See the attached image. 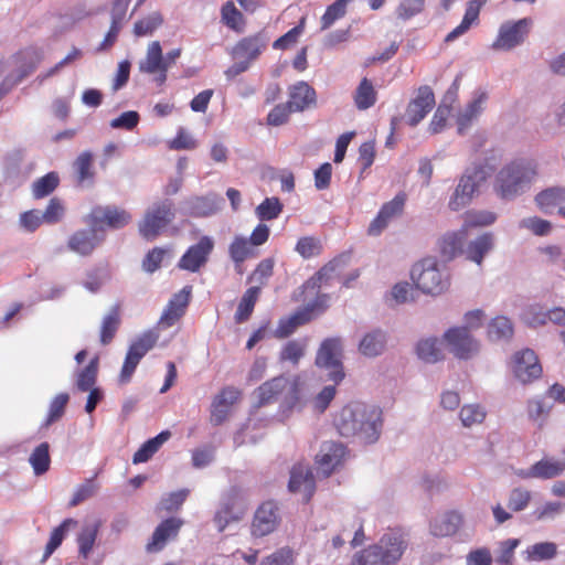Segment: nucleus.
I'll list each match as a JSON object with an SVG mask.
<instances>
[{
    "mask_svg": "<svg viewBox=\"0 0 565 565\" xmlns=\"http://www.w3.org/2000/svg\"><path fill=\"white\" fill-rule=\"evenodd\" d=\"M382 412L375 406L352 403L342 408L337 428L343 437H358L366 444L375 443L381 434Z\"/></svg>",
    "mask_w": 565,
    "mask_h": 565,
    "instance_id": "f257e3e1",
    "label": "nucleus"
},
{
    "mask_svg": "<svg viewBox=\"0 0 565 565\" xmlns=\"http://www.w3.org/2000/svg\"><path fill=\"white\" fill-rule=\"evenodd\" d=\"M535 175L536 168L532 161L512 160L499 170L495 177V192L503 200H514L530 189Z\"/></svg>",
    "mask_w": 565,
    "mask_h": 565,
    "instance_id": "f03ea898",
    "label": "nucleus"
},
{
    "mask_svg": "<svg viewBox=\"0 0 565 565\" xmlns=\"http://www.w3.org/2000/svg\"><path fill=\"white\" fill-rule=\"evenodd\" d=\"M408 543L398 532H387L353 557L352 565H397Z\"/></svg>",
    "mask_w": 565,
    "mask_h": 565,
    "instance_id": "7ed1b4c3",
    "label": "nucleus"
},
{
    "mask_svg": "<svg viewBox=\"0 0 565 565\" xmlns=\"http://www.w3.org/2000/svg\"><path fill=\"white\" fill-rule=\"evenodd\" d=\"M175 210L172 200L153 202L138 224L139 234L147 241H153L174 220Z\"/></svg>",
    "mask_w": 565,
    "mask_h": 565,
    "instance_id": "20e7f679",
    "label": "nucleus"
},
{
    "mask_svg": "<svg viewBox=\"0 0 565 565\" xmlns=\"http://www.w3.org/2000/svg\"><path fill=\"white\" fill-rule=\"evenodd\" d=\"M486 179L487 171L482 166L467 168L458 180V184L449 199L448 207L457 212L469 205Z\"/></svg>",
    "mask_w": 565,
    "mask_h": 565,
    "instance_id": "39448f33",
    "label": "nucleus"
},
{
    "mask_svg": "<svg viewBox=\"0 0 565 565\" xmlns=\"http://www.w3.org/2000/svg\"><path fill=\"white\" fill-rule=\"evenodd\" d=\"M342 358L343 343L341 338H327L317 351L316 365L328 372L329 381L339 384L345 376Z\"/></svg>",
    "mask_w": 565,
    "mask_h": 565,
    "instance_id": "423d86ee",
    "label": "nucleus"
},
{
    "mask_svg": "<svg viewBox=\"0 0 565 565\" xmlns=\"http://www.w3.org/2000/svg\"><path fill=\"white\" fill-rule=\"evenodd\" d=\"M412 279L424 294L440 295L447 289L448 279L434 258H425L412 269Z\"/></svg>",
    "mask_w": 565,
    "mask_h": 565,
    "instance_id": "0eeeda50",
    "label": "nucleus"
},
{
    "mask_svg": "<svg viewBox=\"0 0 565 565\" xmlns=\"http://www.w3.org/2000/svg\"><path fill=\"white\" fill-rule=\"evenodd\" d=\"M247 509L245 494L237 487H232L221 499L220 508L214 515V522L220 532L230 524L239 522Z\"/></svg>",
    "mask_w": 565,
    "mask_h": 565,
    "instance_id": "6e6552de",
    "label": "nucleus"
},
{
    "mask_svg": "<svg viewBox=\"0 0 565 565\" xmlns=\"http://www.w3.org/2000/svg\"><path fill=\"white\" fill-rule=\"evenodd\" d=\"M158 339L159 334L156 331L148 330L130 344L119 375L121 383L130 381L140 360L154 347Z\"/></svg>",
    "mask_w": 565,
    "mask_h": 565,
    "instance_id": "1a4fd4ad",
    "label": "nucleus"
},
{
    "mask_svg": "<svg viewBox=\"0 0 565 565\" xmlns=\"http://www.w3.org/2000/svg\"><path fill=\"white\" fill-rule=\"evenodd\" d=\"M532 20L523 18L515 22L508 21L501 24L498 36L491 47L494 51H511L521 45L531 29Z\"/></svg>",
    "mask_w": 565,
    "mask_h": 565,
    "instance_id": "9d476101",
    "label": "nucleus"
},
{
    "mask_svg": "<svg viewBox=\"0 0 565 565\" xmlns=\"http://www.w3.org/2000/svg\"><path fill=\"white\" fill-rule=\"evenodd\" d=\"M224 199L214 192L192 195L180 203V213L190 217H209L221 210Z\"/></svg>",
    "mask_w": 565,
    "mask_h": 565,
    "instance_id": "9b49d317",
    "label": "nucleus"
},
{
    "mask_svg": "<svg viewBox=\"0 0 565 565\" xmlns=\"http://www.w3.org/2000/svg\"><path fill=\"white\" fill-rule=\"evenodd\" d=\"M131 221V215L125 210L116 206H96L85 217L86 224L96 225L99 231L105 233L104 225L117 230L127 225Z\"/></svg>",
    "mask_w": 565,
    "mask_h": 565,
    "instance_id": "f8f14e48",
    "label": "nucleus"
},
{
    "mask_svg": "<svg viewBox=\"0 0 565 565\" xmlns=\"http://www.w3.org/2000/svg\"><path fill=\"white\" fill-rule=\"evenodd\" d=\"M449 351L458 359L467 360L479 350L478 341L467 328H451L444 334Z\"/></svg>",
    "mask_w": 565,
    "mask_h": 565,
    "instance_id": "ddd939ff",
    "label": "nucleus"
},
{
    "mask_svg": "<svg viewBox=\"0 0 565 565\" xmlns=\"http://www.w3.org/2000/svg\"><path fill=\"white\" fill-rule=\"evenodd\" d=\"M88 228L74 232L67 241L70 250L81 255H90L105 239V233L94 224H87Z\"/></svg>",
    "mask_w": 565,
    "mask_h": 565,
    "instance_id": "4468645a",
    "label": "nucleus"
},
{
    "mask_svg": "<svg viewBox=\"0 0 565 565\" xmlns=\"http://www.w3.org/2000/svg\"><path fill=\"white\" fill-rule=\"evenodd\" d=\"M512 370L514 376L523 384L537 380L542 375V366L531 349H524L514 354Z\"/></svg>",
    "mask_w": 565,
    "mask_h": 565,
    "instance_id": "2eb2a0df",
    "label": "nucleus"
},
{
    "mask_svg": "<svg viewBox=\"0 0 565 565\" xmlns=\"http://www.w3.org/2000/svg\"><path fill=\"white\" fill-rule=\"evenodd\" d=\"M344 455L345 447L342 444L332 440L322 443L316 456L318 475L328 478L341 465Z\"/></svg>",
    "mask_w": 565,
    "mask_h": 565,
    "instance_id": "dca6fc26",
    "label": "nucleus"
},
{
    "mask_svg": "<svg viewBox=\"0 0 565 565\" xmlns=\"http://www.w3.org/2000/svg\"><path fill=\"white\" fill-rule=\"evenodd\" d=\"M214 248V241L210 236H202L200 241L190 246L179 260V268L196 273L204 266Z\"/></svg>",
    "mask_w": 565,
    "mask_h": 565,
    "instance_id": "f3484780",
    "label": "nucleus"
},
{
    "mask_svg": "<svg viewBox=\"0 0 565 565\" xmlns=\"http://www.w3.org/2000/svg\"><path fill=\"white\" fill-rule=\"evenodd\" d=\"M406 202V194L397 193L391 201L384 203L376 217L371 222L367 233L372 236L380 235L387 225L402 215Z\"/></svg>",
    "mask_w": 565,
    "mask_h": 565,
    "instance_id": "a211bd4d",
    "label": "nucleus"
},
{
    "mask_svg": "<svg viewBox=\"0 0 565 565\" xmlns=\"http://www.w3.org/2000/svg\"><path fill=\"white\" fill-rule=\"evenodd\" d=\"M435 106V95L431 88L427 85L420 86L417 89L416 97L413 98L406 108L405 118L406 122L415 127Z\"/></svg>",
    "mask_w": 565,
    "mask_h": 565,
    "instance_id": "6ab92c4d",
    "label": "nucleus"
},
{
    "mask_svg": "<svg viewBox=\"0 0 565 565\" xmlns=\"http://www.w3.org/2000/svg\"><path fill=\"white\" fill-rule=\"evenodd\" d=\"M279 510L275 502L266 501L255 511L252 534L257 537L273 533L279 524Z\"/></svg>",
    "mask_w": 565,
    "mask_h": 565,
    "instance_id": "aec40b11",
    "label": "nucleus"
},
{
    "mask_svg": "<svg viewBox=\"0 0 565 565\" xmlns=\"http://www.w3.org/2000/svg\"><path fill=\"white\" fill-rule=\"evenodd\" d=\"M288 488L291 492L301 493L305 501L310 500L316 490V481L308 465L297 463L292 467Z\"/></svg>",
    "mask_w": 565,
    "mask_h": 565,
    "instance_id": "412c9836",
    "label": "nucleus"
},
{
    "mask_svg": "<svg viewBox=\"0 0 565 565\" xmlns=\"http://www.w3.org/2000/svg\"><path fill=\"white\" fill-rule=\"evenodd\" d=\"M462 524L463 514L457 510H449L430 521L429 531L436 537H448L455 535Z\"/></svg>",
    "mask_w": 565,
    "mask_h": 565,
    "instance_id": "4be33fe9",
    "label": "nucleus"
},
{
    "mask_svg": "<svg viewBox=\"0 0 565 565\" xmlns=\"http://www.w3.org/2000/svg\"><path fill=\"white\" fill-rule=\"evenodd\" d=\"M191 291V286H185L178 294L173 295L160 317L159 323L163 328L172 327L184 315L190 301Z\"/></svg>",
    "mask_w": 565,
    "mask_h": 565,
    "instance_id": "5701e85b",
    "label": "nucleus"
},
{
    "mask_svg": "<svg viewBox=\"0 0 565 565\" xmlns=\"http://www.w3.org/2000/svg\"><path fill=\"white\" fill-rule=\"evenodd\" d=\"M183 525V521L177 518H170L162 521L154 530L151 541L147 544L146 548L149 553L161 551L168 541L178 536V533Z\"/></svg>",
    "mask_w": 565,
    "mask_h": 565,
    "instance_id": "b1692460",
    "label": "nucleus"
},
{
    "mask_svg": "<svg viewBox=\"0 0 565 565\" xmlns=\"http://www.w3.org/2000/svg\"><path fill=\"white\" fill-rule=\"evenodd\" d=\"M267 42L268 39L262 33L246 36L238 41L232 49V57L234 60H244L250 63L260 55L263 50L267 46Z\"/></svg>",
    "mask_w": 565,
    "mask_h": 565,
    "instance_id": "393cba45",
    "label": "nucleus"
},
{
    "mask_svg": "<svg viewBox=\"0 0 565 565\" xmlns=\"http://www.w3.org/2000/svg\"><path fill=\"white\" fill-rule=\"evenodd\" d=\"M565 469V462L561 460H555L552 458H544L536 463H534L529 469H521L516 472L519 477L522 479H552L559 475Z\"/></svg>",
    "mask_w": 565,
    "mask_h": 565,
    "instance_id": "a878e982",
    "label": "nucleus"
},
{
    "mask_svg": "<svg viewBox=\"0 0 565 565\" xmlns=\"http://www.w3.org/2000/svg\"><path fill=\"white\" fill-rule=\"evenodd\" d=\"M488 100V94L482 90L475 93L472 100L457 118L458 134L463 135L472 122L482 114Z\"/></svg>",
    "mask_w": 565,
    "mask_h": 565,
    "instance_id": "bb28decb",
    "label": "nucleus"
},
{
    "mask_svg": "<svg viewBox=\"0 0 565 565\" xmlns=\"http://www.w3.org/2000/svg\"><path fill=\"white\" fill-rule=\"evenodd\" d=\"M387 344V332L377 328L366 332L359 342V352L366 358H376L384 353Z\"/></svg>",
    "mask_w": 565,
    "mask_h": 565,
    "instance_id": "cd10ccee",
    "label": "nucleus"
},
{
    "mask_svg": "<svg viewBox=\"0 0 565 565\" xmlns=\"http://www.w3.org/2000/svg\"><path fill=\"white\" fill-rule=\"evenodd\" d=\"M294 111H302L316 104V92L306 82H298L289 88V100L287 102Z\"/></svg>",
    "mask_w": 565,
    "mask_h": 565,
    "instance_id": "c85d7f7f",
    "label": "nucleus"
},
{
    "mask_svg": "<svg viewBox=\"0 0 565 565\" xmlns=\"http://www.w3.org/2000/svg\"><path fill=\"white\" fill-rule=\"evenodd\" d=\"M287 387H291L289 381L284 376L274 377L262 384L254 393L257 398L256 406L262 407L277 399V396Z\"/></svg>",
    "mask_w": 565,
    "mask_h": 565,
    "instance_id": "c756f323",
    "label": "nucleus"
},
{
    "mask_svg": "<svg viewBox=\"0 0 565 565\" xmlns=\"http://www.w3.org/2000/svg\"><path fill=\"white\" fill-rule=\"evenodd\" d=\"M494 247V235L492 233H483L476 239L469 242L466 248L467 259L481 265L484 256Z\"/></svg>",
    "mask_w": 565,
    "mask_h": 565,
    "instance_id": "7c9ffc66",
    "label": "nucleus"
},
{
    "mask_svg": "<svg viewBox=\"0 0 565 565\" xmlns=\"http://www.w3.org/2000/svg\"><path fill=\"white\" fill-rule=\"evenodd\" d=\"M484 1L469 0L461 23L447 34L445 42H454L459 36L468 32L472 23L478 20L480 9Z\"/></svg>",
    "mask_w": 565,
    "mask_h": 565,
    "instance_id": "2f4dec72",
    "label": "nucleus"
},
{
    "mask_svg": "<svg viewBox=\"0 0 565 565\" xmlns=\"http://www.w3.org/2000/svg\"><path fill=\"white\" fill-rule=\"evenodd\" d=\"M138 67L145 74H156L159 70L163 71V54L159 41L149 43L146 56L140 60Z\"/></svg>",
    "mask_w": 565,
    "mask_h": 565,
    "instance_id": "473e14b6",
    "label": "nucleus"
},
{
    "mask_svg": "<svg viewBox=\"0 0 565 565\" xmlns=\"http://www.w3.org/2000/svg\"><path fill=\"white\" fill-rule=\"evenodd\" d=\"M102 522L99 520H92L85 522L77 536L78 552L84 558H87L94 547L97 539Z\"/></svg>",
    "mask_w": 565,
    "mask_h": 565,
    "instance_id": "72a5a7b5",
    "label": "nucleus"
},
{
    "mask_svg": "<svg viewBox=\"0 0 565 565\" xmlns=\"http://www.w3.org/2000/svg\"><path fill=\"white\" fill-rule=\"evenodd\" d=\"M66 215L65 202L54 196L50 199L45 209L38 215V226L40 224L55 225L64 220Z\"/></svg>",
    "mask_w": 565,
    "mask_h": 565,
    "instance_id": "f704fd0d",
    "label": "nucleus"
},
{
    "mask_svg": "<svg viewBox=\"0 0 565 565\" xmlns=\"http://www.w3.org/2000/svg\"><path fill=\"white\" fill-rule=\"evenodd\" d=\"M99 360L95 356L89 363L75 373V387L79 392H87L95 388L98 375Z\"/></svg>",
    "mask_w": 565,
    "mask_h": 565,
    "instance_id": "c9c22d12",
    "label": "nucleus"
},
{
    "mask_svg": "<svg viewBox=\"0 0 565 565\" xmlns=\"http://www.w3.org/2000/svg\"><path fill=\"white\" fill-rule=\"evenodd\" d=\"M171 433L163 430L153 438H150L141 445V447L135 452L132 457L134 463L147 462L160 447L170 438Z\"/></svg>",
    "mask_w": 565,
    "mask_h": 565,
    "instance_id": "e433bc0d",
    "label": "nucleus"
},
{
    "mask_svg": "<svg viewBox=\"0 0 565 565\" xmlns=\"http://www.w3.org/2000/svg\"><path fill=\"white\" fill-rule=\"evenodd\" d=\"M416 353L424 362L436 363L443 359L441 343L437 338L423 339L416 345Z\"/></svg>",
    "mask_w": 565,
    "mask_h": 565,
    "instance_id": "4c0bfd02",
    "label": "nucleus"
},
{
    "mask_svg": "<svg viewBox=\"0 0 565 565\" xmlns=\"http://www.w3.org/2000/svg\"><path fill=\"white\" fill-rule=\"evenodd\" d=\"M535 202L544 213H550L556 205L565 202V188H550L541 191L536 194Z\"/></svg>",
    "mask_w": 565,
    "mask_h": 565,
    "instance_id": "58836bf2",
    "label": "nucleus"
},
{
    "mask_svg": "<svg viewBox=\"0 0 565 565\" xmlns=\"http://www.w3.org/2000/svg\"><path fill=\"white\" fill-rule=\"evenodd\" d=\"M259 286L250 287L245 291L235 312L236 322L242 323L249 319L254 310L255 303L257 301V298L259 296Z\"/></svg>",
    "mask_w": 565,
    "mask_h": 565,
    "instance_id": "ea45409f",
    "label": "nucleus"
},
{
    "mask_svg": "<svg viewBox=\"0 0 565 565\" xmlns=\"http://www.w3.org/2000/svg\"><path fill=\"white\" fill-rule=\"evenodd\" d=\"M513 335V324L504 316H498L488 326V337L492 341L508 340Z\"/></svg>",
    "mask_w": 565,
    "mask_h": 565,
    "instance_id": "a19ab883",
    "label": "nucleus"
},
{
    "mask_svg": "<svg viewBox=\"0 0 565 565\" xmlns=\"http://www.w3.org/2000/svg\"><path fill=\"white\" fill-rule=\"evenodd\" d=\"M70 395L67 393H60L51 401L47 409L46 417L42 424V428H47L52 424L58 422L65 413L68 404Z\"/></svg>",
    "mask_w": 565,
    "mask_h": 565,
    "instance_id": "79ce46f5",
    "label": "nucleus"
},
{
    "mask_svg": "<svg viewBox=\"0 0 565 565\" xmlns=\"http://www.w3.org/2000/svg\"><path fill=\"white\" fill-rule=\"evenodd\" d=\"M354 102L360 110H365L372 107L376 102V92L372 83L367 78L360 82L354 95Z\"/></svg>",
    "mask_w": 565,
    "mask_h": 565,
    "instance_id": "37998d69",
    "label": "nucleus"
},
{
    "mask_svg": "<svg viewBox=\"0 0 565 565\" xmlns=\"http://www.w3.org/2000/svg\"><path fill=\"white\" fill-rule=\"evenodd\" d=\"M75 524L76 521L73 519H66L52 531L50 540L45 546L42 562H45L55 552V550L62 544L70 526Z\"/></svg>",
    "mask_w": 565,
    "mask_h": 565,
    "instance_id": "c03bdc74",
    "label": "nucleus"
},
{
    "mask_svg": "<svg viewBox=\"0 0 565 565\" xmlns=\"http://www.w3.org/2000/svg\"><path fill=\"white\" fill-rule=\"evenodd\" d=\"M119 323H120V318H119L118 309H117V307H114L110 310V312L104 317L102 326H100V342H102V344L107 345L113 341V339L118 330Z\"/></svg>",
    "mask_w": 565,
    "mask_h": 565,
    "instance_id": "a18cd8bd",
    "label": "nucleus"
},
{
    "mask_svg": "<svg viewBox=\"0 0 565 565\" xmlns=\"http://www.w3.org/2000/svg\"><path fill=\"white\" fill-rule=\"evenodd\" d=\"M486 415L484 408L479 404H466L460 409L459 418L463 427L470 428L473 425L482 424Z\"/></svg>",
    "mask_w": 565,
    "mask_h": 565,
    "instance_id": "49530a36",
    "label": "nucleus"
},
{
    "mask_svg": "<svg viewBox=\"0 0 565 565\" xmlns=\"http://www.w3.org/2000/svg\"><path fill=\"white\" fill-rule=\"evenodd\" d=\"M352 0H335L330 4L321 17V30H328L331 25L342 19L347 13V7Z\"/></svg>",
    "mask_w": 565,
    "mask_h": 565,
    "instance_id": "de8ad7c7",
    "label": "nucleus"
},
{
    "mask_svg": "<svg viewBox=\"0 0 565 565\" xmlns=\"http://www.w3.org/2000/svg\"><path fill=\"white\" fill-rule=\"evenodd\" d=\"M110 279V274L106 267H97L86 273L83 286L88 291L95 294L100 290L104 284Z\"/></svg>",
    "mask_w": 565,
    "mask_h": 565,
    "instance_id": "09e8293b",
    "label": "nucleus"
},
{
    "mask_svg": "<svg viewBox=\"0 0 565 565\" xmlns=\"http://www.w3.org/2000/svg\"><path fill=\"white\" fill-rule=\"evenodd\" d=\"M551 409L552 405H547L544 401L540 398L530 399L526 405L529 418L537 423L540 428H542L543 425L545 424Z\"/></svg>",
    "mask_w": 565,
    "mask_h": 565,
    "instance_id": "8fccbe9b",
    "label": "nucleus"
},
{
    "mask_svg": "<svg viewBox=\"0 0 565 565\" xmlns=\"http://www.w3.org/2000/svg\"><path fill=\"white\" fill-rule=\"evenodd\" d=\"M462 247V238L460 234H446L439 242V249L446 260L455 258Z\"/></svg>",
    "mask_w": 565,
    "mask_h": 565,
    "instance_id": "3c124183",
    "label": "nucleus"
},
{
    "mask_svg": "<svg viewBox=\"0 0 565 565\" xmlns=\"http://www.w3.org/2000/svg\"><path fill=\"white\" fill-rule=\"evenodd\" d=\"M329 297L327 295L319 296L315 302L307 305L302 310L295 312L294 318L297 327L309 322L316 309L320 308L323 311L328 307Z\"/></svg>",
    "mask_w": 565,
    "mask_h": 565,
    "instance_id": "603ef678",
    "label": "nucleus"
},
{
    "mask_svg": "<svg viewBox=\"0 0 565 565\" xmlns=\"http://www.w3.org/2000/svg\"><path fill=\"white\" fill-rule=\"evenodd\" d=\"M163 22L159 12H152L148 17L138 20L134 25V34L136 36L151 35Z\"/></svg>",
    "mask_w": 565,
    "mask_h": 565,
    "instance_id": "864d4df0",
    "label": "nucleus"
},
{
    "mask_svg": "<svg viewBox=\"0 0 565 565\" xmlns=\"http://www.w3.org/2000/svg\"><path fill=\"white\" fill-rule=\"evenodd\" d=\"M295 250L305 259L318 256L322 252L321 241L315 236L298 239Z\"/></svg>",
    "mask_w": 565,
    "mask_h": 565,
    "instance_id": "5fc2aeb1",
    "label": "nucleus"
},
{
    "mask_svg": "<svg viewBox=\"0 0 565 565\" xmlns=\"http://www.w3.org/2000/svg\"><path fill=\"white\" fill-rule=\"evenodd\" d=\"M228 253L231 259L236 265H241L252 255L250 244L247 238L236 236L228 247Z\"/></svg>",
    "mask_w": 565,
    "mask_h": 565,
    "instance_id": "6e6d98bb",
    "label": "nucleus"
},
{
    "mask_svg": "<svg viewBox=\"0 0 565 565\" xmlns=\"http://www.w3.org/2000/svg\"><path fill=\"white\" fill-rule=\"evenodd\" d=\"M521 319L529 327H542L546 324V311L541 305H529L523 309Z\"/></svg>",
    "mask_w": 565,
    "mask_h": 565,
    "instance_id": "4d7b16f0",
    "label": "nucleus"
},
{
    "mask_svg": "<svg viewBox=\"0 0 565 565\" xmlns=\"http://www.w3.org/2000/svg\"><path fill=\"white\" fill-rule=\"evenodd\" d=\"M519 227L532 232L536 236H547L552 232V223L537 216L524 217Z\"/></svg>",
    "mask_w": 565,
    "mask_h": 565,
    "instance_id": "13d9d810",
    "label": "nucleus"
},
{
    "mask_svg": "<svg viewBox=\"0 0 565 565\" xmlns=\"http://www.w3.org/2000/svg\"><path fill=\"white\" fill-rule=\"evenodd\" d=\"M557 546L552 542L536 543L526 550L529 561L551 559L556 555Z\"/></svg>",
    "mask_w": 565,
    "mask_h": 565,
    "instance_id": "bf43d9fd",
    "label": "nucleus"
},
{
    "mask_svg": "<svg viewBox=\"0 0 565 565\" xmlns=\"http://www.w3.org/2000/svg\"><path fill=\"white\" fill-rule=\"evenodd\" d=\"M282 205L277 198L265 199L257 207L256 214L262 221H270L280 214Z\"/></svg>",
    "mask_w": 565,
    "mask_h": 565,
    "instance_id": "052dcab7",
    "label": "nucleus"
},
{
    "mask_svg": "<svg viewBox=\"0 0 565 565\" xmlns=\"http://www.w3.org/2000/svg\"><path fill=\"white\" fill-rule=\"evenodd\" d=\"M520 540L508 539L500 542L497 551L495 562L499 565H512L514 561V550L519 546Z\"/></svg>",
    "mask_w": 565,
    "mask_h": 565,
    "instance_id": "680f3d73",
    "label": "nucleus"
},
{
    "mask_svg": "<svg viewBox=\"0 0 565 565\" xmlns=\"http://www.w3.org/2000/svg\"><path fill=\"white\" fill-rule=\"evenodd\" d=\"M93 156L89 151L82 152L74 162L79 183L92 180L94 172L92 171Z\"/></svg>",
    "mask_w": 565,
    "mask_h": 565,
    "instance_id": "e2e57ef3",
    "label": "nucleus"
},
{
    "mask_svg": "<svg viewBox=\"0 0 565 565\" xmlns=\"http://www.w3.org/2000/svg\"><path fill=\"white\" fill-rule=\"evenodd\" d=\"M497 215L491 211H469L465 215V224L470 227L488 226L495 222Z\"/></svg>",
    "mask_w": 565,
    "mask_h": 565,
    "instance_id": "0e129e2a",
    "label": "nucleus"
},
{
    "mask_svg": "<svg viewBox=\"0 0 565 565\" xmlns=\"http://www.w3.org/2000/svg\"><path fill=\"white\" fill-rule=\"evenodd\" d=\"M98 488V484L94 481L93 478L86 479L85 482H83L75 489L70 504L72 507L78 505L81 502L95 495Z\"/></svg>",
    "mask_w": 565,
    "mask_h": 565,
    "instance_id": "69168bd1",
    "label": "nucleus"
},
{
    "mask_svg": "<svg viewBox=\"0 0 565 565\" xmlns=\"http://www.w3.org/2000/svg\"><path fill=\"white\" fill-rule=\"evenodd\" d=\"M531 500V492L523 488H515L510 492L508 507L514 512L524 510Z\"/></svg>",
    "mask_w": 565,
    "mask_h": 565,
    "instance_id": "338daca9",
    "label": "nucleus"
},
{
    "mask_svg": "<svg viewBox=\"0 0 565 565\" xmlns=\"http://www.w3.org/2000/svg\"><path fill=\"white\" fill-rule=\"evenodd\" d=\"M492 562L491 552L487 547L472 550L466 556V565H492Z\"/></svg>",
    "mask_w": 565,
    "mask_h": 565,
    "instance_id": "774afa93",
    "label": "nucleus"
}]
</instances>
